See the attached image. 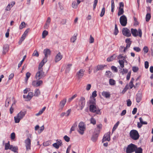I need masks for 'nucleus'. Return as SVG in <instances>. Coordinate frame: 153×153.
<instances>
[{"label":"nucleus","instance_id":"nucleus-58","mask_svg":"<svg viewBox=\"0 0 153 153\" xmlns=\"http://www.w3.org/2000/svg\"><path fill=\"white\" fill-rule=\"evenodd\" d=\"M94 42V39L93 37H92L91 35L90 36L89 42L90 43H93Z\"/></svg>","mask_w":153,"mask_h":153},{"label":"nucleus","instance_id":"nucleus-8","mask_svg":"<svg viewBox=\"0 0 153 153\" xmlns=\"http://www.w3.org/2000/svg\"><path fill=\"white\" fill-rule=\"evenodd\" d=\"M124 5L123 2H120L119 3V7L118 8V12L117 13L118 16H120L123 14L124 13Z\"/></svg>","mask_w":153,"mask_h":153},{"label":"nucleus","instance_id":"nucleus-6","mask_svg":"<svg viewBox=\"0 0 153 153\" xmlns=\"http://www.w3.org/2000/svg\"><path fill=\"white\" fill-rule=\"evenodd\" d=\"M45 75L44 74V72L42 70L38 69V71L36 73V78L37 79L39 80L42 79L44 77Z\"/></svg>","mask_w":153,"mask_h":153},{"label":"nucleus","instance_id":"nucleus-37","mask_svg":"<svg viewBox=\"0 0 153 153\" xmlns=\"http://www.w3.org/2000/svg\"><path fill=\"white\" fill-rule=\"evenodd\" d=\"M118 62L120 65V68H123L124 67V61L123 60H119Z\"/></svg>","mask_w":153,"mask_h":153},{"label":"nucleus","instance_id":"nucleus-32","mask_svg":"<svg viewBox=\"0 0 153 153\" xmlns=\"http://www.w3.org/2000/svg\"><path fill=\"white\" fill-rule=\"evenodd\" d=\"M111 11L113 13L114 11L115 4L114 3V0H111Z\"/></svg>","mask_w":153,"mask_h":153},{"label":"nucleus","instance_id":"nucleus-47","mask_svg":"<svg viewBox=\"0 0 153 153\" xmlns=\"http://www.w3.org/2000/svg\"><path fill=\"white\" fill-rule=\"evenodd\" d=\"M109 84L111 85H114L115 84V81L112 79H110L109 80Z\"/></svg>","mask_w":153,"mask_h":153},{"label":"nucleus","instance_id":"nucleus-25","mask_svg":"<svg viewBox=\"0 0 153 153\" xmlns=\"http://www.w3.org/2000/svg\"><path fill=\"white\" fill-rule=\"evenodd\" d=\"M89 102L90 105L96 104L95 98L93 97H90Z\"/></svg>","mask_w":153,"mask_h":153},{"label":"nucleus","instance_id":"nucleus-16","mask_svg":"<svg viewBox=\"0 0 153 153\" xmlns=\"http://www.w3.org/2000/svg\"><path fill=\"white\" fill-rule=\"evenodd\" d=\"M142 97V93L140 92H138L136 95V102H139L141 100Z\"/></svg>","mask_w":153,"mask_h":153},{"label":"nucleus","instance_id":"nucleus-17","mask_svg":"<svg viewBox=\"0 0 153 153\" xmlns=\"http://www.w3.org/2000/svg\"><path fill=\"white\" fill-rule=\"evenodd\" d=\"M139 120L140 121V123L138 122L137 123V127L139 128H141L143 124H147V123L146 121H143V120L141 117H140L139 118Z\"/></svg>","mask_w":153,"mask_h":153},{"label":"nucleus","instance_id":"nucleus-9","mask_svg":"<svg viewBox=\"0 0 153 153\" xmlns=\"http://www.w3.org/2000/svg\"><path fill=\"white\" fill-rule=\"evenodd\" d=\"M123 34L127 37H129L131 36L129 30L127 28H123L122 29Z\"/></svg>","mask_w":153,"mask_h":153},{"label":"nucleus","instance_id":"nucleus-10","mask_svg":"<svg viewBox=\"0 0 153 153\" xmlns=\"http://www.w3.org/2000/svg\"><path fill=\"white\" fill-rule=\"evenodd\" d=\"M85 70L84 69H81L76 74V76L78 79H81L82 78L84 75Z\"/></svg>","mask_w":153,"mask_h":153},{"label":"nucleus","instance_id":"nucleus-40","mask_svg":"<svg viewBox=\"0 0 153 153\" xmlns=\"http://www.w3.org/2000/svg\"><path fill=\"white\" fill-rule=\"evenodd\" d=\"M26 55H25L24 56L23 58L22 59V60L18 64V68H20L21 66L22 65V63L25 60V58H26Z\"/></svg>","mask_w":153,"mask_h":153},{"label":"nucleus","instance_id":"nucleus-14","mask_svg":"<svg viewBox=\"0 0 153 153\" xmlns=\"http://www.w3.org/2000/svg\"><path fill=\"white\" fill-rule=\"evenodd\" d=\"M43 82L42 80L33 81L32 83V85L35 87H38L42 84Z\"/></svg>","mask_w":153,"mask_h":153},{"label":"nucleus","instance_id":"nucleus-38","mask_svg":"<svg viewBox=\"0 0 153 153\" xmlns=\"http://www.w3.org/2000/svg\"><path fill=\"white\" fill-rule=\"evenodd\" d=\"M11 145H10V142L9 141L7 143H5V150H7L9 149Z\"/></svg>","mask_w":153,"mask_h":153},{"label":"nucleus","instance_id":"nucleus-51","mask_svg":"<svg viewBox=\"0 0 153 153\" xmlns=\"http://www.w3.org/2000/svg\"><path fill=\"white\" fill-rule=\"evenodd\" d=\"M105 11V7H104L102 10L100 14L101 17H102L104 15Z\"/></svg>","mask_w":153,"mask_h":153},{"label":"nucleus","instance_id":"nucleus-55","mask_svg":"<svg viewBox=\"0 0 153 153\" xmlns=\"http://www.w3.org/2000/svg\"><path fill=\"white\" fill-rule=\"evenodd\" d=\"M31 75L30 73L29 72H27L26 74V78L25 80L27 81L28 78L30 77Z\"/></svg>","mask_w":153,"mask_h":153},{"label":"nucleus","instance_id":"nucleus-39","mask_svg":"<svg viewBox=\"0 0 153 153\" xmlns=\"http://www.w3.org/2000/svg\"><path fill=\"white\" fill-rule=\"evenodd\" d=\"M77 126V123L76 122L74 123L73 125L72 126L70 130L71 132L72 131H74Z\"/></svg>","mask_w":153,"mask_h":153},{"label":"nucleus","instance_id":"nucleus-48","mask_svg":"<svg viewBox=\"0 0 153 153\" xmlns=\"http://www.w3.org/2000/svg\"><path fill=\"white\" fill-rule=\"evenodd\" d=\"M78 5L76 4V1H74L72 4V7L74 9H76Z\"/></svg>","mask_w":153,"mask_h":153},{"label":"nucleus","instance_id":"nucleus-50","mask_svg":"<svg viewBox=\"0 0 153 153\" xmlns=\"http://www.w3.org/2000/svg\"><path fill=\"white\" fill-rule=\"evenodd\" d=\"M77 96V94H76L72 96L71 98H69L68 100V102H71L73 100L74 98H75Z\"/></svg>","mask_w":153,"mask_h":153},{"label":"nucleus","instance_id":"nucleus-2","mask_svg":"<svg viewBox=\"0 0 153 153\" xmlns=\"http://www.w3.org/2000/svg\"><path fill=\"white\" fill-rule=\"evenodd\" d=\"M89 110L91 112L95 113L97 114H99L100 113V109L96 105V104L90 105Z\"/></svg>","mask_w":153,"mask_h":153},{"label":"nucleus","instance_id":"nucleus-56","mask_svg":"<svg viewBox=\"0 0 153 153\" xmlns=\"http://www.w3.org/2000/svg\"><path fill=\"white\" fill-rule=\"evenodd\" d=\"M53 146L55 148L58 149L59 148L60 146L57 143H56L53 144Z\"/></svg>","mask_w":153,"mask_h":153},{"label":"nucleus","instance_id":"nucleus-57","mask_svg":"<svg viewBox=\"0 0 153 153\" xmlns=\"http://www.w3.org/2000/svg\"><path fill=\"white\" fill-rule=\"evenodd\" d=\"M39 53L36 50H35L34 51L32 55L33 56H36V57H38L39 56Z\"/></svg>","mask_w":153,"mask_h":153},{"label":"nucleus","instance_id":"nucleus-20","mask_svg":"<svg viewBox=\"0 0 153 153\" xmlns=\"http://www.w3.org/2000/svg\"><path fill=\"white\" fill-rule=\"evenodd\" d=\"M102 95L106 98H109L111 96V94L108 92L103 91L102 92Z\"/></svg>","mask_w":153,"mask_h":153},{"label":"nucleus","instance_id":"nucleus-61","mask_svg":"<svg viewBox=\"0 0 153 153\" xmlns=\"http://www.w3.org/2000/svg\"><path fill=\"white\" fill-rule=\"evenodd\" d=\"M139 68L137 67L134 66L132 67V71L134 72H136L138 70Z\"/></svg>","mask_w":153,"mask_h":153},{"label":"nucleus","instance_id":"nucleus-35","mask_svg":"<svg viewBox=\"0 0 153 153\" xmlns=\"http://www.w3.org/2000/svg\"><path fill=\"white\" fill-rule=\"evenodd\" d=\"M77 35V34H76L75 35V34L74 35V36H73L71 38V42H72L73 43L75 41L76 39V37Z\"/></svg>","mask_w":153,"mask_h":153},{"label":"nucleus","instance_id":"nucleus-13","mask_svg":"<svg viewBox=\"0 0 153 153\" xmlns=\"http://www.w3.org/2000/svg\"><path fill=\"white\" fill-rule=\"evenodd\" d=\"M25 146L27 150H30L31 147V140L28 138L25 140Z\"/></svg>","mask_w":153,"mask_h":153},{"label":"nucleus","instance_id":"nucleus-5","mask_svg":"<svg viewBox=\"0 0 153 153\" xmlns=\"http://www.w3.org/2000/svg\"><path fill=\"white\" fill-rule=\"evenodd\" d=\"M79 130L78 132L81 135H83L84 133V131L85 130V127L84 123L82 122H81L78 125Z\"/></svg>","mask_w":153,"mask_h":153},{"label":"nucleus","instance_id":"nucleus-64","mask_svg":"<svg viewBox=\"0 0 153 153\" xmlns=\"http://www.w3.org/2000/svg\"><path fill=\"white\" fill-rule=\"evenodd\" d=\"M143 51L146 53H147L148 51V47L146 46H145L143 49Z\"/></svg>","mask_w":153,"mask_h":153},{"label":"nucleus","instance_id":"nucleus-60","mask_svg":"<svg viewBox=\"0 0 153 153\" xmlns=\"http://www.w3.org/2000/svg\"><path fill=\"white\" fill-rule=\"evenodd\" d=\"M133 49L134 51L137 52H139L141 51V49L139 47H134L133 48Z\"/></svg>","mask_w":153,"mask_h":153},{"label":"nucleus","instance_id":"nucleus-19","mask_svg":"<svg viewBox=\"0 0 153 153\" xmlns=\"http://www.w3.org/2000/svg\"><path fill=\"white\" fill-rule=\"evenodd\" d=\"M47 60L45 59H44L39 65L38 69L42 70V67L44 64L47 62Z\"/></svg>","mask_w":153,"mask_h":153},{"label":"nucleus","instance_id":"nucleus-7","mask_svg":"<svg viewBox=\"0 0 153 153\" xmlns=\"http://www.w3.org/2000/svg\"><path fill=\"white\" fill-rule=\"evenodd\" d=\"M120 22L122 26H125L127 24V19L126 16L124 15L122 16L120 18Z\"/></svg>","mask_w":153,"mask_h":153},{"label":"nucleus","instance_id":"nucleus-46","mask_svg":"<svg viewBox=\"0 0 153 153\" xmlns=\"http://www.w3.org/2000/svg\"><path fill=\"white\" fill-rule=\"evenodd\" d=\"M120 123V122L119 121H117V123L114 125L113 129H112V132L114 131L115 130V129L117 128V127L118 125H119Z\"/></svg>","mask_w":153,"mask_h":153},{"label":"nucleus","instance_id":"nucleus-12","mask_svg":"<svg viewBox=\"0 0 153 153\" xmlns=\"http://www.w3.org/2000/svg\"><path fill=\"white\" fill-rule=\"evenodd\" d=\"M111 132H108L107 133L105 134L103 136L102 139V142L107 140L109 141L110 140V135Z\"/></svg>","mask_w":153,"mask_h":153},{"label":"nucleus","instance_id":"nucleus-42","mask_svg":"<svg viewBox=\"0 0 153 153\" xmlns=\"http://www.w3.org/2000/svg\"><path fill=\"white\" fill-rule=\"evenodd\" d=\"M15 121L16 123H18L19 122L20 120L21 119L19 117H17V115L14 117Z\"/></svg>","mask_w":153,"mask_h":153},{"label":"nucleus","instance_id":"nucleus-24","mask_svg":"<svg viewBox=\"0 0 153 153\" xmlns=\"http://www.w3.org/2000/svg\"><path fill=\"white\" fill-rule=\"evenodd\" d=\"M33 96V93L32 92H29L27 96H26L25 95H23V97L25 98L29 99H30Z\"/></svg>","mask_w":153,"mask_h":153},{"label":"nucleus","instance_id":"nucleus-49","mask_svg":"<svg viewBox=\"0 0 153 153\" xmlns=\"http://www.w3.org/2000/svg\"><path fill=\"white\" fill-rule=\"evenodd\" d=\"M25 24L24 22H22L20 24L19 26V29H22L24 27H25Z\"/></svg>","mask_w":153,"mask_h":153},{"label":"nucleus","instance_id":"nucleus-36","mask_svg":"<svg viewBox=\"0 0 153 153\" xmlns=\"http://www.w3.org/2000/svg\"><path fill=\"white\" fill-rule=\"evenodd\" d=\"M26 36H25L24 35H22V37H21L20 40L19 42V45H20L22 41H23L25 39V38H26Z\"/></svg>","mask_w":153,"mask_h":153},{"label":"nucleus","instance_id":"nucleus-22","mask_svg":"<svg viewBox=\"0 0 153 153\" xmlns=\"http://www.w3.org/2000/svg\"><path fill=\"white\" fill-rule=\"evenodd\" d=\"M66 102V99L65 98L60 101L59 104V106L62 109Z\"/></svg>","mask_w":153,"mask_h":153},{"label":"nucleus","instance_id":"nucleus-41","mask_svg":"<svg viewBox=\"0 0 153 153\" xmlns=\"http://www.w3.org/2000/svg\"><path fill=\"white\" fill-rule=\"evenodd\" d=\"M118 30L117 28V25L116 24H115L114 34L115 35H116L118 34Z\"/></svg>","mask_w":153,"mask_h":153},{"label":"nucleus","instance_id":"nucleus-30","mask_svg":"<svg viewBox=\"0 0 153 153\" xmlns=\"http://www.w3.org/2000/svg\"><path fill=\"white\" fill-rule=\"evenodd\" d=\"M40 94V92L39 89H36L34 91V96L36 97H38Z\"/></svg>","mask_w":153,"mask_h":153},{"label":"nucleus","instance_id":"nucleus-31","mask_svg":"<svg viewBox=\"0 0 153 153\" xmlns=\"http://www.w3.org/2000/svg\"><path fill=\"white\" fill-rule=\"evenodd\" d=\"M15 152H17V150H18V147L16 146H13L12 145H11L9 149Z\"/></svg>","mask_w":153,"mask_h":153},{"label":"nucleus","instance_id":"nucleus-15","mask_svg":"<svg viewBox=\"0 0 153 153\" xmlns=\"http://www.w3.org/2000/svg\"><path fill=\"white\" fill-rule=\"evenodd\" d=\"M43 53L45 55V57L44 59H45L47 60L48 56L51 54V51L48 49H46L44 50Z\"/></svg>","mask_w":153,"mask_h":153},{"label":"nucleus","instance_id":"nucleus-43","mask_svg":"<svg viewBox=\"0 0 153 153\" xmlns=\"http://www.w3.org/2000/svg\"><path fill=\"white\" fill-rule=\"evenodd\" d=\"M151 17V16L149 13H147L146 16V22H149Z\"/></svg>","mask_w":153,"mask_h":153},{"label":"nucleus","instance_id":"nucleus-28","mask_svg":"<svg viewBox=\"0 0 153 153\" xmlns=\"http://www.w3.org/2000/svg\"><path fill=\"white\" fill-rule=\"evenodd\" d=\"M116 57V54H114L113 55L111 56V57L108 58L107 59V60L108 62L112 61Z\"/></svg>","mask_w":153,"mask_h":153},{"label":"nucleus","instance_id":"nucleus-54","mask_svg":"<svg viewBox=\"0 0 153 153\" xmlns=\"http://www.w3.org/2000/svg\"><path fill=\"white\" fill-rule=\"evenodd\" d=\"M111 69L113 71L115 72H117L118 71V69L117 68L114 66H112L111 67Z\"/></svg>","mask_w":153,"mask_h":153},{"label":"nucleus","instance_id":"nucleus-1","mask_svg":"<svg viewBox=\"0 0 153 153\" xmlns=\"http://www.w3.org/2000/svg\"><path fill=\"white\" fill-rule=\"evenodd\" d=\"M130 137L133 140H137L138 139L140 135L137 131L135 130H132L130 132Z\"/></svg>","mask_w":153,"mask_h":153},{"label":"nucleus","instance_id":"nucleus-27","mask_svg":"<svg viewBox=\"0 0 153 153\" xmlns=\"http://www.w3.org/2000/svg\"><path fill=\"white\" fill-rule=\"evenodd\" d=\"M118 68L120 69V70H119L120 72L122 74V75L126 74L128 72V70L126 69H122V68H120V67Z\"/></svg>","mask_w":153,"mask_h":153},{"label":"nucleus","instance_id":"nucleus-62","mask_svg":"<svg viewBox=\"0 0 153 153\" xmlns=\"http://www.w3.org/2000/svg\"><path fill=\"white\" fill-rule=\"evenodd\" d=\"M64 138L65 140L67 142H68L70 141V138L67 135L65 136L64 137Z\"/></svg>","mask_w":153,"mask_h":153},{"label":"nucleus","instance_id":"nucleus-11","mask_svg":"<svg viewBox=\"0 0 153 153\" xmlns=\"http://www.w3.org/2000/svg\"><path fill=\"white\" fill-rule=\"evenodd\" d=\"M85 105V98L83 97H81L79 102V105L80 106V109L82 110Z\"/></svg>","mask_w":153,"mask_h":153},{"label":"nucleus","instance_id":"nucleus-53","mask_svg":"<svg viewBox=\"0 0 153 153\" xmlns=\"http://www.w3.org/2000/svg\"><path fill=\"white\" fill-rule=\"evenodd\" d=\"M98 2V0H94V4L93 5V9L94 10L96 8V5Z\"/></svg>","mask_w":153,"mask_h":153},{"label":"nucleus","instance_id":"nucleus-21","mask_svg":"<svg viewBox=\"0 0 153 153\" xmlns=\"http://www.w3.org/2000/svg\"><path fill=\"white\" fill-rule=\"evenodd\" d=\"M106 66V65H98L96 67V72L100 70H102L103 69L104 67Z\"/></svg>","mask_w":153,"mask_h":153},{"label":"nucleus","instance_id":"nucleus-18","mask_svg":"<svg viewBox=\"0 0 153 153\" xmlns=\"http://www.w3.org/2000/svg\"><path fill=\"white\" fill-rule=\"evenodd\" d=\"M26 113V111H21L17 114V117H19L21 119H22L25 115Z\"/></svg>","mask_w":153,"mask_h":153},{"label":"nucleus","instance_id":"nucleus-44","mask_svg":"<svg viewBox=\"0 0 153 153\" xmlns=\"http://www.w3.org/2000/svg\"><path fill=\"white\" fill-rule=\"evenodd\" d=\"M106 75L108 76V77L110 78L112 76V73L110 71H107L106 72Z\"/></svg>","mask_w":153,"mask_h":153},{"label":"nucleus","instance_id":"nucleus-3","mask_svg":"<svg viewBox=\"0 0 153 153\" xmlns=\"http://www.w3.org/2000/svg\"><path fill=\"white\" fill-rule=\"evenodd\" d=\"M137 148V146L131 143L128 145L126 149V153H131L134 152Z\"/></svg>","mask_w":153,"mask_h":153},{"label":"nucleus","instance_id":"nucleus-29","mask_svg":"<svg viewBox=\"0 0 153 153\" xmlns=\"http://www.w3.org/2000/svg\"><path fill=\"white\" fill-rule=\"evenodd\" d=\"M98 136V134L97 133L94 134L92 136L91 138L92 140L94 142L96 141L97 139V137Z\"/></svg>","mask_w":153,"mask_h":153},{"label":"nucleus","instance_id":"nucleus-34","mask_svg":"<svg viewBox=\"0 0 153 153\" xmlns=\"http://www.w3.org/2000/svg\"><path fill=\"white\" fill-rule=\"evenodd\" d=\"M72 66V64H68L66 67L65 69V72L66 73H68L69 72L70 70V68Z\"/></svg>","mask_w":153,"mask_h":153},{"label":"nucleus","instance_id":"nucleus-59","mask_svg":"<svg viewBox=\"0 0 153 153\" xmlns=\"http://www.w3.org/2000/svg\"><path fill=\"white\" fill-rule=\"evenodd\" d=\"M97 96V91H94L92 93V95L90 97H93V98H94L96 97Z\"/></svg>","mask_w":153,"mask_h":153},{"label":"nucleus","instance_id":"nucleus-23","mask_svg":"<svg viewBox=\"0 0 153 153\" xmlns=\"http://www.w3.org/2000/svg\"><path fill=\"white\" fill-rule=\"evenodd\" d=\"M8 49L9 46L8 45L6 44L4 45L3 47V54H5L8 51Z\"/></svg>","mask_w":153,"mask_h":153},{"label":"nucleus","instance_id":"nucleus-52","mask_svg":"<svg viewBox=\"0 0 153 153\" xmlns=\"http://www.w3.org/2000/svg\"><path fill=\"white\" fill-rule=\"evenodd\" d=\"M90 123H91L93 124L94 125H95L96 123V121L94 119L93 117H91L90 120Z\"/></svg>","mask_w":153,"mask_h":153},{"label":"nucleus","instance_id":"nucleus-33","mask_svg":"<svg viewBox=\"0 0 153 153\" xmlns=\"http://www.w3.org/2000/svg\"><path fill=\"white\" fill-rule=\"evenodd\" d=\"M134 152L135 153H143V149L141 147H137Z\"/></svg>","mask_w":153,"mask_h":153},{"label":"nucleus","instance_id":"nucleus-26","mask_svg":"<svg viewBox=\"0 0 153 153\" xmlns=\"http://www.w3.org/2000/svg\"><path fill=\"white\" fill-rule=\"evenodd\" d=\"M62 58V56L61 55L60 53L59 52L55 57V59L56 62H57L60 61Z\"/></svg>","mask_w":153,"mask_h":153},{"label":"nucleus","instance_id":"nucleus-4","mask_svg":"<svg viewBox=\"0 0 153 153\" xmlns=\"http://www.w3.org/2000/svg\"><path fill=\"white\" fill-rule=\"evenodd\" d=\"M131 32L133 36L134 37H136L138 36L140 37H141L142 32L141 29H139L138 30L136 29L131 28Z\"/></svg>","mask_w":153,"mask_h":153},{"label":"nucleus","instance_id":"nucleus-63","mask_svg":"<svg viewBox=\"0 0 153 153\" xmlns=\"http://www.w3.org/2000/svg\"><path fill=\"white\" fill-rule=\"evenodd\" d=\"M127 104L128 106H130L131 104V102L130 99L127 100Z\"/></svg>","mask_w":153,"mask_h":153},{"label":"nucleus","instance_id":"nucleus-45","mask_svg":"<svg viewBox=\"0 0 153 153\" xmlns=\"http://www.w3.org/2000/svg\"><path fill=\"white\" fill-rule=\"evenodd\" d=\"M48 31L46 30L43 31L42 33V38H44L48 35Z\"/></svg>","mask_w":153,"mask_h":153}]
</instances>
